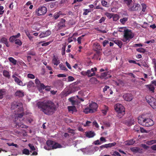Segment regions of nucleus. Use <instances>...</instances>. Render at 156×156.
<instances>
[{"label": "nucleus", "mask_w": 156, "mask_h": 156, "mask_svg": "<svg viewBox=\"0 0 156 156\" xmlns=\"http://www.w3.org/2000/svg\"><path fill=\"white\" fill-rule=\"evenodd\" d=\"M37 106L45 114L50 115L53 114L56 110V106L54 103L50 100H45L38 102Z\"/></svg>", "instance_id": "f257e3e1"}, {"label": "nucleus", "mask_w": 156, "mask_h": 156, "mask_svg": "<svg viewBox=\"0 0 156 156\" xmlns=\"http://www.w3.org/2000/svg\"><path fill=\"white\" fill-rule=\"evenodd\" d=\"M138 123L145 126H151L154 124L153 120L147 117L146 115H142L138 117Z\"/></svg>", "instance_id": "f03ea898"}, {"label": "nucleus", "mask_w": 156, "mask_h": 156, "mask_svg": "<svg viewBox=\"0 0 156 156\" xmlns=\"http://www.w3.org/2000/svg\"><path fill=\"white\" fill-rule=\"evenodd\" d=\"M115 111L117 112V116L119 118H122L125 114V108L121 104H117L114 106Z\"/></svg>", "instance_id": "7ed1b4c3"}, {"label": "nucleus", "mask_w": 156, "mask_h": 156, "mask_svg": "<svg viewBox=\"0 0 156 156\" xmlns=\"http://www.w3.org/2000/svg\"><path fill=\"white\" fill-rule=\"evenodd\" d=\"M23 107L22 103L14 101L12 103L11 108L12 110L17 109V111L21 112L23 110Z\"/></svg>", "instance_id": "20e7f679"}, {"label": "nucleus", "mask_w": 156, "mask_h": 156, "mask_svg": "<svg viewBox=\"0 0 156 156\" xmlns=\"http://www.w3.org/2000/svg\"><path fill=\"white\" fill-rule=\"evenodd\" d=\"M134 36V34L132 33L130 30L126 29L124 31V38L123 41L124 42H127V41H129L130 40L133 38Z\"/></svg>", "instance_id": "39448f33"}, {"label": "nucleus", "mask_w": 156, "mask_h": 156, "mask_svg": "<svg viewBox=\"0 0 156 156\" xmlns=\"http://www.w3.org/2000/svg\"><path fill=\"white\" fill-rule=\"evenodd\" d=\"M131 4L128 6L129 9L131 11H139L140 9V5L139 4H137L133 2Z\"/></svg>", "instance_id": "423d86ee"}, {"label": "nucleus", "mask_w": 156, "mask_h": 156, "mask_svg": "<svg viewBox=\"0 0 156 156\" xmlns=\"http://www.w3.org/2000/svg\"><path fill=\"white\" fill-rule=\"evenodd\" d=\"M47 12V9L46 7L42 6L39 7L36 10V13L38 16L44 15Z\"/></svg>", "instance_id": "0eeeda50"}, {"label": "nucleus", "mask_w": 156, "mask_h": 156, "mask_svg": "<svg viewBox=\"0 0 156 156\" xmlns=\"http://www.w3.org/2000/svg\"><path fill=\"white\" fill-rule=\"evenodd\" d=\"M65 22L66 20L65 19H61L60 21L58 23L57 25L58 30H60L65 27Z\"/></svg>", "instance_id": "6e6552de"}, {"label": "nucleus", "mask_w": 156, "mask_h": 156, "mask_svg": "<svg viewBox=\"0 0 156 156\" xmlns=\"http://www.w3.org/2000/svg\"><path fill=\"white\" fill-rule=\"evenodd\" d=\"M123 98L125 100L130 101L133 99V95L131 94H125L123 95Z\"/></svg>", "instance_id": "1a4fd4ad"}, {"label": "nucleus", "mask_w": 156, "mask_h": 156, "mask_svg": "<svg viewBox=\"0 0 156 156\" xmlns=\"http://www.w3.org/2000/svg\"><path fill=\"white\" fill-rule=\"evenodd\" d=\"M98 107L97 103L94 102H92L89 104V107L93 110L94 112L96 111Z\"/></svg>", "instance_id": "9d476101"}, {"label": "nucleus", "mask_w": 156, "mask_h": 156, "mask_svg": "<svg viewBox=\"0 0 156 156\" xmlns=\"http://www.w3.org/2000/svg\"><path fill=\"white\" fill-rule=\"evenodd\" d=\"M54 141L50 140H48L46 142V144L48 147V148H46V146L44 147V148L47 150H50L52 149Z\"/></svg>", "instance_id": "9b49d317"}, {"label": "nucleus", "mask_w": 156, "mask_h": 156, "mask_svg": "<svg viewBox=\"0 0 156 156\" xmlns=\"http://www.w3.org/2000/svg\"><path fill=\"white\" fill-rule=\"evenodd\" d=\"M155 99L153 98L151 96H147L146 97V100L147 102L151 105L153 102L154 101V100Z\"/></svg>", "instance_id": "f8f14e48"}, {"label": "nucleus", "mask_w": 156, "mask_h": 156, "mask_svg": "<svg viewBox=\"0 0 156 156\" xmlns=\"http://www.w3.org/2000/svg\"><path fill=\"white\" fill-rule=\"evenodd\" d=\"M51 34V31L49 30H47L45 32H42L40 35L39 37L40 38H42L46 37L50 35Z\"/></svg>", "instance_id": "ddd939ff"}, {"label": "nucleus", "mask_w": 156, "mask_h": 156, "mask_svg": "<svg viewBox=\"0 0 156 156\" xmlns=\"http://www.w3.org/2000/svg\"><path fill=\"white\" fill-rule=\"evenodd\" d=\"M14 123L15 124L16 127L17 128H27V126L23 125L21 122H19L16 121L14 122Z\"/></svg>", "instance_id": "4468645a"}, {"label": "nucleus", "mask_w": 156, "mask_h": 156, "mask_svg": "<svg viewBox=\"0 0 156 156\" xmlns=\"http://www.w3.org/2000/svg\"><path fill=\"white\" fill-rule=\"evenodd\" d=\"M12 77L14 79L15 82L17 83L20 86H23V83L22 81L20 80L18 77L15 76L14 75H13Z\"/></svg>", "instance_id": "2eb2a0df"}, {"label": "nucleus", "mask_w": 156, "mask_h": 156, "mask_svg": "<svg viewBox=\"0 0 156 156\" xmlns=\"http://www.w3.org/2000/svg\"><path fill=\"white\" fill-rule=\"evenodd\" d=\"M93 47L94 49H96L94 50L96 51L97 53H99V50H101V48L100 45L98 43H95L93 45Z\"/></svg>", "instance_id": "dca6fc26"}, {"label": "nucleus", "mask_w": 156, "mask_h": 156, "mask_svg": "<svg viewBox=\"0 0 156 156\" xmlns=\"http://www.w3.org/2000/svg\"><path fill=\"white\" fill-rule=\"evenodd\" d=\"M86 136L89 138L93 137L95 135V133L92 131H89L85 132Z\"/></svg>", "instance_id": "f3484780"}, {"label": "nucleus", "mask_w": 156, "mask_h": 156, "mask_svg": "<svg viewBox=\"0 0 156 156\" xmlns=\"http://www.w3.org/2000/svg\"><path fill=\"white\" fill-rule=\"evenodd\" d=\"M20 36V34L18 33L16 35L11 36L9 38V41L10 42H13L14 41H15L16 38L19 37Z\"/></svg>", "instance_id": "a211bd4d"}, {"label": "nucleus", "mask_w": 156, "mask_h": 156, "mask_svg": "<svg viewBox=\"0 0 156 156\" xmlns=\"http://www.w3.org/2000/svg\"><path fill=\"white\" fill-rule=\"evenodd\" d=\"M16 96L19 97H22L24 96V92L22 90H17L15 94Z\"/></svg>", "instance_id": "6ab92c4d"}, {"label": "nucleus", "mask_w": 156, "mask_h": 156, "mask_svg": "<svg viewBox=\"0 0 156 156\" xmlns=\"http://www.w3.org/2000/svg\"><path fill=\"white\" fill-rule=\"evenodd\" d=\"M52 63L55 65L57 66L60 63V60L58 57L54 56L52 61Z\"/></svg>", "instance_id": "aec40b11"}, {"label": "nucleus", "mask_w": 156, "mask_h": 156, "mask_svg": "<svg viewBox=\"0 0 156 156\" xmlns=\"http://www.w3.org/2000/svg\"><path fill=\"white\" fill-rule=\"evenodd\" d=\"M93 69L87 70V76L90 77L94 76L95 74V72H93Z\"/></svg>", "instance_id": "412c9836"}, {"label": "nucleus", "mask_w": 156, "mask_h": 156, "mask_svg": "<svg viewBox=\"0 0 156 156\" xmlns=\"http://www.w3.org/2000/svg\"><path fill=\"white\" fill-rule=\"evenodd\" d=\"M62 147L61 144L54 141L52 149H53L58 148H61Z\"/></svg>", "instance_id": "4be33fe9"}, {"label": "nucleus", "mask_w": 156, "mask_h": 156, "mask_svg": "<svg viewBox=\"0 0 156 156\" xmlns=\"http://www.w3.org/2000/svg\"><path fill=\"white\" fill-rule=\"evenodd\" d=\"M3 76L5 77L8 78L9 79L10 78V77H11L9 73V72H8L7 70H4L3 71Z\"/></svg>", "instance_id": "5701e85b"}, {"label": "nucleus", "mask_w": 156, "mask_h": 156, "mask_svg": "<svg viewBox=\"0 0 156 156\" xmlns=\"http://www.w3.org/2000/svg\"><path fill=\"white\" fill-rule=\"evenodd\" d=\"M62 14V12L60 11L55 12L53 15V17L55 20H57Z\"/></svg>", "instance_id": "b1692460"}, {"label": "nucleus", "mask_w": 156, "mask_h": 156, "mask_svg": "<svg viewBox=\"0 0 156 156\" xmlns=\"http://www.w3.org/2000/svg\"><path fill=\"white\" fill-rule=\"evenodd\" d=\"M8 60L13 65H16L17 63V61L12 57H9L8 58Z\"/></svg>", "instance_id": "393cba45"}, {"label": "nucleus", "mask_w": 156, "mask_h": 156, "mask_svg": "<svg viewBox=\"0 0 156 156\" xmlns=\"http://www.w3.org/2000/svg\"><path fill=\"white\" fill-rule=\"evenodd\" d=\"M83 112L86 114H88L89 113L94 112L93 111V110L92 109H91L90 107L87 108H85Z\"/></svg>", "instance_id": "a878e982"}, {"label": "nucleus", "mask_w": 156, "mask_h": 156, "mask_svg": "<svg viewBox=\"0 0 156 156\" xmlns=\"http://www.w3.org/2000/svg\"><path fill=\"white\" fill-rule=\"evenodd\" d=\"M147 87L148 88L150 91L153 93L154 92V87L153 85H147Z\"/></svg>", "instance_id": "bb28decb"}, {"label": "nucleus", "mask_w": 156, "mask_h": 156, "mask_svg": "<svg viewBox=\"0 0 156 156\" xmlns=\"http://www.w3.org/2000/svg\"><path fill=\"white\" fill-rule=\"evenodd\" d=\"M113 41L115 43L117 44L119 48H121L122 47V41H121L118 40H115Z\"/></svg>", "instance_id": "cd10ccee"}, {"label": "nucleus", "mask_w": 156, "mask_h": 156, "mask_svg": "<svg viewBox=\"0 0 156 156\" xmlns=\"http://www.w3.org/2000/svg\"><path fill=\"white\" fill-rule=\"evenodd\" d=\"M156 143V140H148L146 142V144L149 145H151Z\"/></svg>", "instance_id": "c85d7f7f"}, {"label": "nucleus", "mask_w": 156, "mask_h": 156, "mask_svg": "<svg viewBox=\"0 0 156 156\" xmlns=\"http://www.w3.org/2000/svg\"><path fill=\"white\" fill-rule=\"evenodd\" d=\"M125 144L128 145H130L133 144L135 142L133 140H129L126 141Z\"/></svg>", "instance_id": "c756f323"}, {"label": "nucleus", "mask_w": 156, "mask_h": 156, "mask_svg": "<svg viewBox=\"0 0 156 156\" xmlns=\"http://www.w3.org/2000/svg\"><path fill=\"white\" fill-rule=\"evenodd\" d=\"M68 109L69 112H76V109L75 106H68Z\"/></svg>", "instance_id": "7c9ffc66"}, {"label": "nucleus", "mask_w": 156, "mask_h": 156, "mask_svg": "<svg viewBox=\"0 0 156 156\" xmlns=\"http://www.w3.org/2000/svg\"><path fill=\"white\" fill-rule=\"evenodd\" d=\"M128 18L127 17H125L120 20V22L122 24H124L128 20Z\"/></svg>", "instance_id": "2f4dec72"}, {"label": "nucleus", "mask_w": 156, "mask_h": 156, "mask_svg": "<svg viewBox=\"0 0 156 156\" xmlns=\"http://www.w3.org/2000/svg\"><path fill=\"white\" fill-rule=\"evenodd\" d=\"M136 51L142 53H144L146 52V50L142 48H137L136 49Z\"/></svg>", "instance_id": "473e14b6"}, {"label": "nucleus", "mask_w": 156, "mask_h": 156, "mask_svg": "<svg viewBox=\"0 0 156 156\" xmlns=\"http://www.w3.org/2000/svg\"><path fill=\"white\" fill-rule=\"evenodd\" d=\"M27 85L28 88H30L32 87H34V84L33 82L32 81H30L28 82L27 84Z\"/></svg>", "instance_id": "72a5a7b5"}, {"label": "nucleus", "mask_w": 156, "mask_h": 156, "mask_svg": "<svg viewBox=\"0 0 156 156\" xmlns=\"http://www.w3.org/2000/svg\"><path fill=\"white\" fill-rule=\"evenodd\" d=\"M124 2L126 4L127 6L133 3V1L134 0H123Z\"/></svg>", "instance_id": "f704fd0d"}, {"label": "nucleus", "mask_w": 156, "mask_h": 156, "mask_svg": "<svg viewBox=\"0 0 156 156\" xmlns=\"http://www.w3.org/2000/svg\"><path fill=\"white\" fill-rule=\"evenodd\" d=\"M59 66L61 70L65 71H67L68 70V69L62 63L60 64Z\"/></svg>", "instance_id": "c9c22d12"}, {"label": "nucleus", "mask_w": 156, "mask_h": 156, "mask_svg": "<svg viewBox=\"0 0 156 156\" xmlns=\"http://www.w3.org/2000/svg\"><path fill=\"white\" fill-rule=\"evenodd\" d=\"M101 4L102 5L105 7H108V4L105 0H101Z\"/></svg>", "instance_id": "e433bc0d"}, {"label": "nucleus", "mask_w": 156, "mask_h": 156, "mask_svg": "<svg viewBox=\"0 0 156 156\" xmlns=\"http://www.w3.org/2000/svg\"><path fill=\"white\" fill-rule=\"evenodd\" d=\"M40 87L38 88L39 90L40 91L42 89H44L45 88V86L43 83H41L39 85Z\"/></svg>", "instance_id": "4c0bfd02"}, {"label": "nucleus", "mask_w": 156, "mask_h": 156, "mask_svg": "<svg viewBox=\"0 0 156 156\" xmlns=\"http://www.w3.org/2000/svg\"><path fill=\"white\" fill-rule=\"evenodd\" d=\"M113 19L114 21H116L118 20L119 18V16L117 14L114 15L113 16Z\"/></svg>", "instance_id": "58836bf2"}, {"label": "nucleus", "mask_w": 156, "mask_h": 156, "mask_svg": "<svg viewBox=\"0 0 156 156\" xmlns=\"http://www.w3.org/2000/svg\"><path fill=\"white\" fill-rule=\"evenodd\" d=\"M15 44L17 45H18L19 46L22 45V41L19 39H16L15 41Z\"/></svg>", "instance_id": "ea45409f"}, {"label": "nucleus", "mask_w": 156, "mask_h": 156, "mask_svg": "<svg viewBox=\"0 0 156 156\" xmlns=\"http://www.w3.org/2000/svg\"><path fill=\"white\" fill-rule=\"evenodd\" d=\"M131 149L133 152L136 153L139 151L140 149L137 147H134L131 148Z\"/></svg>", "instance_id": "a19ab883"}, {"label": "nucleus", "mask_w": 156, "mask_h": 156, "mask_svg": "<svg viewBox=\"0 0 156 156\" xmlns=\"http://www.w3.org/2000/svg\"><path fill=\"white\" fill-rule=\"evenodd\" d=\"M152 63L154 64V70L156 74V59L155 58H154L152 60Z\"/></svg>", "instance_id": "79ce46f5"}, {"label": "nucleus", "mask_w": 156, "mask_h": 156, "mask_svg": "<svg viewBox=\"0 0 156 156\" xmlns=\"http://www.w3.org/2000/svg\"><path fill=\"white\" fill-rule=\"evenodd\" d=\"M22 152L23 154L26 155H29L30 154V152L29 150L27 149H24L23 151Z\"/></svg>", "instance_id": "37998d69"}, {"label": "nucleus", "mask_w": 156, "mask_h": 156, "mask_svg": "<svg viewBox=\"0 0 156 156\" xmlns=\"http://www.w3.org/2000/svg\"><path fill=\"white\" fill-rule=\"evenodd\" d=\"M154 101L153 102L151 105V106L154 109L156 110V100H154Z\"/></svg>", "instance_id": "c03bdc74"}, {"label": "nucleus", "mask_w": 156, "mask_h": 156, "mask_svg": "<svg viewBox=\"0 0 156 156\" xmlns=\"http://www.w3.org/2000/svg\"><path fill=\"white\" fill-rule=\"evenodd\" d=\"M105 16L109 19H110L112 17L113 15L112 14L108 12H106L105 13Z\"/></svg>", "instance_id": "a18cd8bd"}, {"label": "nucleus", "mask_w": 156, "mask_h": 156, "mask_svg": "<svg viewBox=\"0 0 156 156\" xmlns=\"http://www.w3.org/2000/svg\"><path fill=\"white\" fill-rule=\"evenodd\" d=\"M116 143V142H114L112 143H110L108 144H107L108 148V147H111L115 146Z\"/></svg>", "instance_id": "49530a36"}, {"label": "nucleus", "mask_w": 156, "mask_h": 156, "mask_svg": "<svg viewBox=\"0 0 156 156\" xmlns=\"http://www.w3.org/2000/svg\"><path fill=\"white\" fill-rule=\"evenodd\" d=\"M69 100L70 102L73 105H74L76 104V101L75 100H73V98H71L69 99Z\"/></svg>", "instance_id": "de8ad7c7"}, {"label": "nucleus", "mask_w": 156, "mask_h": 156, "mask_svg": "<svg viewBox=\"0 0 156 156\" xmlns=\"http://www.w3.org/2000/svg\"><path fill=\"white\" fill-rule=\"evenodd\" d=\"M142 6V11L143 12H145L146 11V5L144 3H142L141 4Z\"/></svg>", "instance_id": "09e8293b"}, {"label": "nucleus", "mask_w": 156, "mask_h": 156, "mask_svg": "<svg viewBox=\"0 0 156 156\" xmlns=\"http://www.w3.org/2000/svg\"><path fill=\"white\" fill-rule=\"evenodd\" d=\"M27 55L34 56L35 55V53L34 51H30L27 52Z\"/></svg>", "instance_id": "8fccbe9b"}, {"label": "nucleus", "mask_w": 156, "mask_h": 156, "mask_svg": "<svg viewBox=\"0 0 156 156\" xmlns=\"http://www.w3.org/2000/svg\"><path fill=\"white\" fill-rule=\"evenodd\" d=\"M7 41V39L6 38L3 37L1 38L0 42H1L2 43L4 44L5 42L6 43V42Z\"/></svg>", "instance_id": "3c124183"}, {"label": "nucleus", "mask_w": 156, "mask_h": 156, "mask_svg": "<svg viewBox=\"0 0 156 156\" xmlns=\"http://www.w3.org/2000/svg\"><path fill=\"white\" fill-rule=\"evenodd\" d=\"M84 36V35H82L81 36H80L78 38L77 40L79 44L81 43V40Z\"/></svg>", "instance_id": "603ef678"}, {"label": "nucleus", "mask_w": 156, "mask_h": 156, "mask_svg": "<svg viewBox=\"0 0 156 156\" xmlns=\"http://www.w3.org/2000/svg\"><path fill=\"white\" fill-rule=\"evenodd\" d=\"M140 127L137 126H134V130L136 131H137V132H139L140 130Z\"/></svg>", "instance_id": "864d4df0"}, {"label": "nucleus", "mask_w": 156, "mask_h": 156, "mask_svg": "<svg viewBox=\"0 0 156 156\" xmlns=\"http://www.w3.org/2000/svg\"><path fill=\"white\" fill-rule=\"evenodd\" d=\"M35 83L37 87H39V85L41 83L40 81L37 79L35 80Z\"/></svg>", "instance_id": "5fc2aeb1"}, {"label": "nucleus", "mask_w": 156, "mask_h": 156, "mask_svg": "<svg viewBox=\"0 0 156 156\" xmlns=\"http://www.w3.org/2000/svg\"><path fill=\"white\" fill-rule=\"evenodd\" d=\"M27 77L29 78L34 79L35 78V76L33 74L29 73L27 75Z\"/></svg>", "instance_id": "6e6d98bb"}, {"label": "nucleus", "mask_w": 156, "mask_h": 156, "mask_svg": "<svg viewBox=\"0 0 156 156\" xmlns=\"http://www.w3.org/2000/svg\"><path fill=\"white\" fill-rule=\"evenodd\" d=\"M115 83L117 86H119L120 84L123 83V81L122 80H119L117 81H115Z\"/></svg>", "instance_id": "4d7b16f0"}, {"label": "nucleus", "mask_w": 156, "mask_h": 156, "mask_svg": "<svg viewBox=\"0 0 156 156\" xmlns=\"http://www.w3.org/2000/svg\"><path fill=\"white\" fill-rule=\"evenodd\" d=\"M108 72H104L103 73H101V77H106L108 75Z\"/></svg>", "instance_id": "13d9d810"}, {"label": "nucleus", "mask_w": 156, "mask_h": 156, "mask_svg": "<svg viewBox=\"0 0 156 156\" xmlns=\"http://www.w3.org/2000/svg\"><path fill=\"white\" fill-rule=\"evenodd\" d=\"M28 145L31 150L35 151V147L32 144H28Z\"/></svg>", "instance_id": "bf43d9fd"}, {"label": "nucleus", "mask_w": 156, "mask_h": 156, "mask_svg": "<svg viewBox=\"0 0 156 156\" xmlns=\"http://www.w3.org/2000/svg\"><path fill=\"white\" fill-rule=\"evenodd\" d=\"M4 93V92L2 90H0V99L3 98Z\"/></svg>", "instance_id": "052dcab7"}, {"label": "nucleus", "mask_w": 156, "mask_h": 156, "mask_svg": "<svg viewBox=\"0 0 156 156\" xmlns=\"http://www.w3.org/2000/svg\"><path fill=\"white\" fill-rule=\"evenodd\" d=\"M3 9L4 7L3 6H0V15H2L4 13V11Z\"/></svg>", "instance_id": "680f3d73"}, {"label": "nucleus", "mask_w": 156, "mask_h": 156, "mask_svg": "<svg viewBox=\"0 0 156 156\" xmlns=\"http://www.w3.org/2000/svg\"><path fill=\"white\" fill-rule=\"evenodd\" d=\"M90 81L91 82H94L97 81V79L95 77H93L90 78Z\"/></svg>", "instance_id": "e2e57ef3"}, {"label": "nucleus", "mask_w": 156, "mask_h": 156, "mask_svg": "<svg viewBox=\"0 0 156 156\" xmlns=\"http://www.w3.org/2000/svg\"><path fill=\"white\" fill-rule=\"evenodd\" d=\"M100 149L101 150L103 149V148H108L107 144H106L104 145H101L100 147Z\"/></svg>", "instance_id": "0e129e2a"}, {"label": "nucleus", "mask_w": 156, "mask_h": 156, "mask_svg": "<svg viewBox=\"0 0 156 156\" xmlns=\"http://www.w3.org/2000/svg\"><path fill=\"white\" fill-rule=\"evenodd\" d=\"M74 80V78L72 76H69L68 77V81H72Z\"/></svg>", "instance_id": "69168bd1"}, {"label": "nucleus", "mask_w": 156, "mask_h": 156, "mask_svg": "<svg viewBox=\"0 0 156 156\" xmlns=\"http://www.w3.org/2000/svg\"><path fill=\"white\" fill-rule=\"evenodd\" d=\"M93 125L95 127H96V128H98L99 126L98 125L97 122L96 121H94L93 122Z\"/></svg>", "instance_id": "338daca9"}, {"label": "nucleus", "mask_w": 156, "mask_h": 156, "mask_svg": "<svg viewBox=\"0 0 156 156\" xmlns=\"http://www.w3.org/2000/svg\"><path fill=\"white\" fill-rule=\"evenodd\" d=\"M106 18L104 17H102L99 20V23H101L103 22H104Z\"/></svg>", "instance_id": "774afa93"}]
</instances>
